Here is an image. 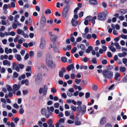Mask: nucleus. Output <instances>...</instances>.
Segmentation results:
<instances>
[{
  "mask_svg": "<svg viewBox=\"0 0 127 127\" xmlns=\"http://www.w3.org/2000/svg\"><path fill=\"white\" fill-rule=\"evenodd\" d=\"M6 87L7 88V89L8 92H10L12 90V88L9 85H7L6 86Z\"/></svg>",
  "mask_w": 127,
  "mask_h": 127,
  "instance_id": "35",
  "label": "nucleus"
},
{
  "mask_svg": "<svg viewBox=\"0 0 127 127\" xmlns=\"http://www.w3.org/2000/svg\"><path fill=\"white\" fill-rule=\"evenodd\" d=\"M66 93L67 95L69 97H71L72 96V93L68 91H67Z\"/></svg>",
  "mask_w": 127,
  "mask_h": 127,
  "instance_id": "60",
  "label": "nucleus"
},
{
  "mask_svg": "<svg viewBox=\"0 0 127 127\" xmlns=\"http://www.w3.org/2000/svg\"><path fill=\"white\" fill-rule=\"evenodd\" d=\"M114 43V45L116 46V48L117 49H121V47L118 43L115 42Z\"/></svg>",
  "mask_w": 127,
  "mask_h": 127,
  "instance_id": "24",
  "label": "nucleus"
},
{
  "mask_svg": "<svg viewBox=\"0 0 127 127\" xmlns=\"http://www.w3.org/2000/svg\"><path fill=\"white\" fill-rule=\"evenodd\" d=\"M106 118L104 117L101 118L100 120V123L101 125H103L106 122Z\"/></svg>",
  "mask_w": 127,
  "mask_h": 127,
  "instance_id": "13",
  "label": "nucleus"
},
{
  "mask_svg": "<svg viewBox=\"0 0 127 127\" xmlns=\"http://www.w3.org/2000/svg\"><path fill=\"white\" fill-rule=\"evenodd\" d=\"M120 70L121 72H124L126 71V68L124 67L121 66L120 68Z\"/></svg>",
  "mask_w": 127,
  "mask_h": 127,
  "instance_id": "28",
  "label": "nucleus"
},
{
  "mask_svg": "<svg viewBox=\"0 0 127 127\" xmlns=\"http://www.w3.org/2000/svg\"><path fill=\"white\" fill-rule=\"evenodd\" d=\"M42 79V75L40 73L37 74L35 79V83L37 85H39L41 83Z\"/></svg>",
  "mask_w": 127,
  "mask_h": 127,
  "instance_id": "5",
  "label": "nucleus"
},
{
  "mask_svg": "<svg viewBox=\"0 0 127 127\" xmlns=\"http://www.w3.org/2000/svg\"><path fill=\"white\" fill-rule=\"evenodd\" d=\"M62 61L64 63H66L67 61V59L65 57H63L61 58Z\"/></svg>",
  "mask_w": 127,
  "mask_h": 127,
  "instance_id": "30",
  "label": "nucleus"
},
{
  "mask_svg": "<svg viewBox=\"0 0 127 127\" xmlns=\"http://www.w3.org/2000/svg\"><path fill=\"white\" fill-rule=\"evenodd\" d=\"M57 39V36L55 34H51V36L50 39L53 43H54Z\"/></svg>",
  "mask_w": 127,
  "mask_h": 127,
  "instance_id": "10",
  "label": "nucleus"
},
{
  "mask_svg": "<svg viewBox=\"0 0 127 127\" xmlns=\"http://www.w3.org/2000/svg\"><path fill=\"white\" fill-rule=\"evenodd\" d=\"M5 35L6 36L8 35H11V36H13L15 35V32L14 31H12L10 32V34H7V32H6L5 33Z\"/></svg>",
  "mask_w": 127,
  "mask_h": 127,
  "instance_id": "29",
  "label": "nucleus"
},
{
  "mask_svg": "<svg viewBox=\"0 0 127 127\" xmlns=\"http://www.w3.org/2000/svg\"><path fill=\"white\" fill-rule=\"evenodd\" d=\"M8 7H9V6H8L7 4H5L3 5V10H7V9L8 8Z\"/></svg>",
  "mask_w": 127,
  "mask_h": 127,
  "instance_id": "36",
  "label": "nucleus"
},
{
  "mask_svg": "<svg viewBox=\"0 0 127 127\" xmlns=\"http://www.w3.org/2000/svg\"><path fill=\"white\" fill-rule=\"evenodd\" d=\"M89 2L90 3L94 5H97L98 4L97 0H89Z\"/></svg>",
  "mask_w": 127,
  "mask_h": 127,
  "instance_id": "15",
  "label": "nucleus"
},
{
  "mask_svg": "<svg viewBox=\"0 0 127 127\" xmlns=\"http://www.w3.org/2000/svg\"><path fill=\"white\" fill-rule=\"evenodd\" d=\"M75 82L77 84H78L81 82V80L80 79H76L75 80Z\"/></svg>",
  "mask_w": 127,
  "mask_h": 127,
  "instance_id": "39",
  "label": "nucleus"
},
{
  "mask_svg": "<svg viewBox=\"0 0 127 127\" xmlns=\"http://www.w3.org/2000/svg\"><path fill=\"white\" fill-rule=\"evenodd\" d=\"M70 9L69 4H66L64 7L62 12V15L64 18H66L67 16V13Z\"/></svg>",
  "mask_w": 127,
  "mask_h": 127,
  "instance_id": "4",
  "label": "nucleus"
},
{
  "mask_svg": "<svg viewBox=\"0 0 127 127\" xmlns=\"http://www.w3.org/2000/svg\"><path fill=\"white\" fill-rule=\"evenodd\" d=\"M120 36L122 38L125 39H127V35H124L123 34H122Z\"/></svg>",
  "mask_w": 127,
  "mask_h": 127,
  "instance_id": "48",
  "label": "nucleus"
},
{
  "mask_svg": "<svg viewBox=\"0 0 127 127\" xmlns=\"http://www.w3.org/2000/svg\"><path fill=\"white\" fill-rule=\"evenodd\" d=\"M47 110L48 111L50 110L52 112H53L54 110V108L53 106H51L50 107V108L49 107H47Z\"/></svg>",
  "mask_w": 127,
  "mask_h": 127,
  "instance_id": "27",
  "label": "nucleus"
},
{
  "mask_svg": "<svg viewBox=\"0 0 127 127\" xmlns=\"http://www.w3.org/2000/svg\"><path fill=\"white\" fill-rule=\"evenodd\" d=\"M51 92L52 93H55L56 92L57 90L56 89H55L54 88H51Z\"/></svg>",
  "mask_w": 127,
  "mask_h": 127,
  "instance_id": "52",
  "label": "nucleus"
},
{
  "mask_svg": "<svg viewBox=\"0 0 127 127\" xmlns=\"http://www.w3.org/2000/svg\"><path fill=\"white\" fill-rule=\"evenodd\" d=\"M91 61L93 64H96L97 63L96 60L95 58H93L92 59Z\"/></svg>",
  "mask_w": 127,
  "mask_h": 127,
  "instance_id": "34",
  "label": "nucleus"
},
{
  "mask_svg": "<svg viewBox=\"0 0 127 127\" xmlns=\"http://www.w3.org/2000/svg\"><path fill=\"white\" fill-rule=\"evenodd\" d=\"M17 32L18 34H21L22 33V30L20 29H18L17 30Z\"/></svg>",
  "mask_w": 127,
  "mask_h": 127,
  "instance_id": "62",
  "label": "nucleus"
},
{
  "mask_svg": "<svg viewBox=\"0 0 127 127\" xmlns=\"http://www.w3.org/2000/svg\"><path fill=\"white\" fill-rule=\"evenodd\" d=\"M54 51L56 53H60V51L59 50V48L58 46L54 47L53 48Z\"/></svg>",
  "mask_w": 127,
  "mask_h": 127,
  "instance_id": "19",
  "label": "nucleus"
},
{
  "mask_svg": "<svg viewBox=\"0 0 127 127\" xmlns=\"http://www.w3.org/2000/svg\"><path fill=\"white\" fill-rule=\"evenodd\" d=\"M102 74L103 77L104 78L103 80L104 82H106L107 79H109L113 78V73L112 71H111L107 69H105L102 71Z\"/></svg>",
  "mask_w": 127,
  "mask_h": 127,
  "instance_id": "2",
  "label": "nucleus"
},
{
  "mask_svg": "<svg viewBox=\"0 0 127 127\" xmlns=\"http://www.w3.org/2000/svg\"><path fill=\"white\" fill-rule=\"evenodd\" d=\"M20 87V85L18 84L17 85L16 84H14L13 85V89L15 91H17L18 90Z\"/></svg>",
  "mask_w": 127,
  "mask_h": 127,
  "instance_id": "12",
  "label": "nucleus"
},
{
  "mask_svg": "<svg viewBox=\"0 0 127 127\" xmlns=\"http://www.w3.org/2000/svg\"><path fill=\"white\" fill-rule=\"evenodd\" d=\"M46 19L44 15H42L41 17L40 22V28H43L45 25Z\"/></svg>",
  "mask_w": 127,
  "mask_h": 127,
  "instance_id": "7",
  "label": "nucleus"
},
{
  "mask_svg": "<svg viewBox=\"0 0 127 127\" xmlns=\"http://www.w3.org/2000/svg\"><path fill=\"white\" fill-rule=\"evenodd\" d=\"M41 114L43 115H44L46 114V110L45 108H42L41 111Z\"/></svg>",
  "mask_w": 127,
  "mask_h": 127,
  "instance_id": "22",
  "label": "nucleus"
},
{
  "mask_svg": "<svg viewBox=\"0 0 127 127\" xmlns=\"http://www.w3.org/2000/svg\"><path fill=\"white\" fill-rule=\"evenodd\" d=\"M74 68V65L72 64H71L67 66L66 68V69L68 71H70L71 69L72 70Z\"/></svg>",
  "mask_w": 127,
  "mask_h": 127,
  "instance_id": "14",
  "label": "nucleus"
},
{
  "mask_svg": "<svg viewBox=\"0 0 127 127\" xmlns=\"http://www.w3.org/2000/svg\"><path fill=\"white\" fill-rule=\"evenodd\" d=\"M44 90L42 88H39V92L40 94H41L43 92V96H45L46 95L47 92L48 88L47 87V86L46 85H45L44 86Z\"/></svg>",
  "mask_w": 127,
  "mask_h": 127,
  "instance_id": "8",
  "label": "nucleus"
},
{
  "mask_svg": "<svg viewBox=\"0 0 127 127\" xmlns=\"http://www.w3.org/2000/svg\"><path fill=\"white\" fill-rule=\"evenodd\" d=\"M54 106L55 108H58L59 106V104L58 103H56L54 104Z\"/></svg>",
  "mask_w": 127,
  "mask_h": 127,
  "instance_id": "59",
  "label": "nucleus"
},
{
  "mask_svg": "<svg viewBox=\"0 0 127 127\" xmlns=\"http://www.w3.org/2000/svg\"><path fill=\"white\" fill-rule=\"evenodd\" d=\"M70 108L73 111H75L76 110V107L73 105H72L71 106Z\"/></svg>",
  "mask_w": 127,
  "mask_h": 127,
  "instance_id": "41",
  "label": "nucleus"
},
{
  "mask_svg": "<svg viewBox=\"0 0 127 127\" xmlns=\"http://www.w3.org/2000/svg\"><path fill=\"white\" fill-rule=\"evenodd\" d=\"M75 124L76 126H79L81 124V122L80 121H75Z\"/></svg>",
  "mask_w": 127,
  "mask_h": 127,
  "instance_id": "43",
  "label": "nucleus"
},
{
  "mask_svg": "<svg viewBox=\"0 0 127 127\" xmlns=\"http://www.w3.org/2000/svg\"><path fill=\"white\" fill-rule=\"evenodd\" d=\"M77 48L76 47H74L71 50V52L72 53H74L76 52V50H77Z\"/></svg>",
  "mask_w": 127,
  "mask_h": 127,
  "instance_id": "33",
  "label": "nucleus"
},
{
  "mask_svg": "<svg viewBox=\"0 0 127 127\" xmlns=\"http://www.w3.org/2000/svg\"><path fill=\"white\" fill-rule=\"evenodd\" d=\"M84 68L85 69H87V66L86 65H81L80 67V69H82Z\"/></svg>",
  "mask_w": 127,
  "mask_h": 127,
  "instance_id": "46",
  "label": "nucleus"
},
{
  "mask_svg": "<svg viewBox=\"0 0 127 127\" xmlns=\"http://www.w3.org/2000/svg\"><path fill=\"white\" fill-rule=\"evenodd\" d=\"M42 53L41 52H39L37 54V56L38 57H41L42 55Z\"/></svg>",
  "mask_w": 127,
  "mask_h": 127,
  "instance_id": "51",
  "label": "nucleus"
},
{
  "mask_svg": "<svg viewBox=\"0 0 127 127\" xmlns=\"http://www.w3.org/2000/svg\"><path fill=\"white\" fill-rule=\"evenodd\" d=\"M79 9V8L78 7H77L74 10V14H76L77 13V11Z\"/></svg>",
  "mask_w": 127,
  "mask_h": 127,
  "instance_id": "56",
  "label": "nucleus"
},
{
  "mask_svg": "<svg viewBox=\"0 0 127 127\" xmlns=\"http://www.w3.org/2000/svg\"><path fill=\"white\" fill-rule=\"evenodd\" d=\"M120 74L118 72L116 73L115 74V76L114 78L116 80H117L118 78L120 77Z\"/></svg>",
  "mask_w": 127,
  "mask_h": 127,
  "instance_id": "21",
  "label": "nucleus"
},
{
  "mask_svg": "<svg viewBox=\"0 0 127 127\" xmlns=\"http://www.w3.org/2000/svg\"><path fill=\"white\" fill-rule=\"evenodd\" d=\"M54 22L57 24H59L61 23V20H59L57 21V19H55L54 20Z\"/></svg>",
  "mask_w": 127,
  "mask_h": 127,
  "instance_id": "47",
  "label": "nucleus"
},
{
  "mask_svg": "<svg viewBox=\"0 0 127 127\" xmlns=\"http://www.w3.org/2000/svg\"><path fill=\"white\" fill-rule=\"evenodd\" d=\"M92 89L94 91H96L97 89V87L96 85H95L92 87Z\"/></svg>",
  "mask_w": 127,
  "mask_h": 127,
  "instance_id": "50",
  "label": "nucleus"
},
{
  "mask_svg": "<svg viewBox=\"0 0 127 127\" xmlns=\"http://www.w3.org/2000/svg\"><path fill=\"white\" fill-rule=\"evenodd\" d=\"M106 14L104 12H102L98 14L97 19L99 20L104 21L106 19Z\"/></svg>",
  "mask_w": 127,
  "mask_h": 127,
  "instance_id": "6",
  "label": "nucleus"
},
{
  "mask_svg": "<svg viewBox=\"0 0 127 127\" xmlns=\"http://www.w3.org/2000/svg\"><path fill=\"white\" fill-rule=\"evenodd\" d=\"M47 123L49 125L53 124L51 118L49 119L47 121Z\"/></svg>",
  "mask_w": 127,
  "mask_h": 127,
  "instance_id": "31",
  "label": "nucleus"
},
{
  "mask_svg": "<svg viewBox=\"0 0 127 127\" xmlns=\"http://www.w3.org/2000/svg\"><path fill=\"white\" fill-rule=\"evenodd\" d=\"M90 94L89 92H87L85 94V97L87 98H88L90 96Z\"/></svg>",
  "mask_w": 127,
  "mask_h": 127,
  "instance_id": "55",
  "label": "nucleus"
},
{
  "mask_svg": "<svg viewBox=\"0 0 127 127\" xmlns=\"http://www.w3.org/2000/svg\"><path fill=\"white\" fill-rule=\"evenodd\" d=\"M93 49V47L91 46H88V49H87L85 50V52L87 53H89L90 51H91Z\"/></svg>",
  "mask_w": 127,
  "mask_h": 127,
  "instance_id": "16",
  "label": "nucleus"
},
{
  "mask_svg": "<svg viewBox=\"0 0 127 127\" xmlns=\"http://www.w3.org/2000/svg\"><path fill=\"white\" fill-rule=\"evenodd\" d=\"M59 76L61 77H63L64 76V72L62 71H60L59 73Z\"/></svg>",
  "mask_w": 127,
  "mask_h": 127,
  "instance_id": "38",
  "label": "nucleus"
},
{
  "mask_svg": "<svg viewBox=\"0 0 127 127\" xmlns=\"http://www.w3.org/2000/svg\"><path fill=\"white\" fill-rule=\"evenodd\" d=\"M120 12L121 14L124 15L127 13V10L124 9H121L119 10V12Z\"/></svg>",
  "mask_w": 127,
  "mask_h": 127,
  "instance_id": "20",
  "label": "nucleus"
},
{
  "mask_svg": "<svg viewBox=\"0 0 127 127\" xmlns=\"http://www.w3.org/2000/svg\"><path fill=\"white\" fill-rule=\"evenodd\" d=\"M108 48L109 50L113 52H114L116 51V49L112 46H109Z\"/></svg>",
  "mask_w": 127,
  "mask_h": 127,
  "instance_id": "23",
  "label": "nucleus"
},
{
  "mask_svg": "<svg viewBox=\"0 0 127 127\" xmlns=\"http://www.w3.org/2000/svg\"><path fill=\"white\" fill-rule=\"evenodd\" d=\"M18 2L20 5L22 6L23 5V2L22 0H20L18 1Z\"/></svg>",
  "mask_w": 127,
  "mask_h": 127,
  "instance_id": "64",
  "label": "nucleus"
},
{
  "mask_svg": "<svg viewBox=\"0 0 127 127\" xmlns=\"http://www.w3.org/2000/svg\"><path fill=\"white\" fill-rule=\"evenodd\" d=\"M82 102L81 101H78L77 102V104L79 106L77 107L78 113H81L82 115H84L86 111V106L85 105H83L82 107L81 105Z\"/></svg>",
  "mask_w": 127,
  "mask_h": 127,
  "instance_id": "3",
  "label": "nucleus"
},
{
  "mask_svg": "<svg viewBox=\"0 0 127 127\" xmlns=\"http://www.w3.org/2000/svg\"><path fill=\"white\" fill-rule=\"evenodd\" d=\"M24 109L22 108H21L19 110V113L21 114H23L24 113Z\"/></svg>",
  "mask_w": 127,
  "mask_h": 127,
  "instance_id": "53",
  "label": "nucleus"
},
{
  "mask_svg": "<svg viewBox=\"0 0 127 127\" xmlns=\"http://www.w3.org/2000/svg\"><path fill=\"white\" fill-rule=\"evenodd\" d=\"M127 55V53L126 52H123L122 53H119L118 54V56L120 57H124Z\"/></svg>",
  "mask_w": 127,
  "mask_h": 127,
  "instance_id": "18",
  "label": "nucleus"
},
{
  "mask_svg": "<svg viewBox=\"0 0 127 127\" xmlns=\"http://www.w3.org/2000/svg\"><path fill=\"white\" fill-rule=\"evenodd\" d=\"M70 0H63L65 4H69V2Z\"/></svg>",
  "mask_w": 127,
  "mask_h": 127,
  "instance_id": "54",
  "label": "nucleus"
},
{
  "mask_svg": "<svg viewBox=\"0 0 127 127\" xmlns=\"http://www.w3.org/2000/svg\"><path fill=\"white\" fill-rule=\"evenodd\" d=\"M28 90L26 89L25 90H23V95H25L28 93Z\"/></svg>",
  "mask_w": 127,
  "mask_h": 127,
  "instance_id": "45",
  "label": "nucleus"
},
{
  "mask_svg": "<svg viewBox=\"0 0 127 127\" xmlns=\"http://www.w3.org/2000/svg\"><path fill=\"white\" fill-rule=\"evenodd\" d=\"M51 13V11L49 9H48L45 11V13L46 14H50Z\"/></svg>",
  "mask_w": 127,
  "mask_h": 127,
  "instance_id": "32",
  "label": "nucleus"
},
{
  "mask_svg": "<svg viewBox=\"0 0 127 127\" xmlns=\"http://www.w3.org/2000/svg\"><path fill=\"white\" fill-rule=\"evenodd\" d=\"M71 22L72 24V26L73 27H75L76 26L78 23V21L77 20H76L74 18L72 19Z\"/></svg>",
  "mask_w": 127,
  "mask_h": 127,
  "instance_id": "11",
  "label": "nucleus"
},
{
  "mask_svg": "<svg viewBox=\"0 0 127 127\" xmlns=\"http://www.w3.org/2000/svg\"><path fill=\"white\" fill-rule=\"evenodd\" d=\"M65 118H60L59 121L61 123H64V122Z\"/></svg>",
  "mask_w": 127,
  "mask_h": 127,
  "instance_id": "57",
  "label": "nucleus"
},
{
  "mask_svg": "<svg viewBox=\"0 0 127 127\" xmlns=\"http://www.w3.org/2000/svg\"><path fill=\"white\" fill-rule=\"evenodd\" d=\"M80 47L81 49L83 51L85 50L86 49L85 47L83 44H81L80 45Z\"/></svg>",
  "mask_w": 127,
  "mask_h": 127,
  "instance_id": "26",
  "label": "nucleus"
},
{
  "mask_svg": "<svg viewBox=\"0 0 127 127\" xmlns=\"http://www.w3.org/2000/svg\"><path fill=\"white\" fill-rule=\"evenodd\" d=\"M41 67L44 69H46L47 70H48V69L47 68L46 66L44 64H42L41 65Z\"/></svg>",
  "mask_w": 127,
  "mask_h": 127,
  "instance_id": "44",
  "label": "nucleus"
},
{
  "mask_svg": "<svg viewBox=\"0 0 127 127\" xmlns=\"http://www.w3.org/2000/svg\"><path fill=\"white\" fill-rule=\"evenodd\" d=\"M123 62L124 64H126L127 63V59L124 58L123 59Z\"/></svg>",
  "mask_w": 127,
  "mask_h": 127,
  "instance_id": "63",
  "label": "nucleus"
},
{
  "mask_svg": "<svg viewBox=\"0 0 127 127\" xmlns=\"http://www.w3.org/2000/svg\"><path fill=\"white\" fill-rule=\"evenodd\" d=\"M30 56L31 57H33L34 56V53L33 51H31L29 53Z\"/></svg>",
  "mask_w": 127,
  "mask_h": 127,
  "instance_id": "37",
  "label": "nucleus"
},
{
  "mask_svg": "<svg viewBox=\"0 0 127 127\" xmlns=\"http://www.w3.org/2000/svg\"><path fill=\"white\" fill-rule=\"evenodd\" d=\"M26 70L27 71L29 72L31 70V66H27Z\"/></svg>",
  "mask_w": 127,
  "mask_h": 127,
  "instance_id": "42",
  "label": "nucleus"
},
{
  "mask_svg": "<svg viewBox=\"0 0 127 127\" xmlns=\"http://www.w3.org/2000/svg\"><path fill=\"white\" fill-rule=\"evenodd\" d=\"M123 82L124 83L127 82V75L123 78Z\"/></svg>",
  "mask_w": 127,
  "mask_h": 127,
  "instance_id": "49",
  "label": "nucleus"
},
{
  "mask_svg": "<svg viewBox=\"0 0 127 127\" xmlns=\"http://www.w3.org/2000/svg\"><path fill=\"white\" fill-rule=\"evenodd\" d=\"M18 74L16 72H14L13 75V77L15 78H17L18 76Z\"/></svg>",
  "mask_w": 127,
  "mask_h": 127,
  "instance_id": "40",
  "label": "nucleus"
},
{
  "mask_svg": "<svg viewBox=\"0 0 127 127\" xmlns=\"http://www.w3.org/2000/svg\"><path fill=\"white\" fill-rule=\"evenodd\" d=\"M52 57L49 53H48L45 58V61L47 65L50 69H53L56 67V64L51 59Z\"/></svg>",
  "mask_w": 127,
  "mask_h": 127,
  "instance_id": "1",
  "label": "nucleus"
},
{
  "mask_svg": "<svg viewBox=\"0 0 127 127\" xmlns=\"http://www.w3.org/2000/svg\"><path fill=\"white\" fill-rule=\"evenodd\" d=\"M3 64L5 65L7 64L9 66H10V62L8 61L7 60H4L3 61Z\"/></svg>",
  "mask_w": 127,
  "mask_h": 127,
  "instance_id": "17",
  "label": "nucleus"
},
{
  "mask_svg": "<svg viewBox=\"0 0 127 127\" xmlns=\"http://www.w3.org/2000/svg\"><path fill=\"white\" fill-rule=\"evenodd\" d=\"M70 77L71 79H74L75 77V76L74 73H72L70 74Z\"/></svg>",
  "mask_w": 127,
  "mask_h": 127,
  "instance_id": "58",
  "label": "nucleus"
},
{
  "mask_svg": "<svg viewBox=\"0 0 127 127\" xmlns=\"http://www.w3.org/2000/svg\"><path fill=\"white\" fill-rule=\"evenodd\" d=\"M45 39L42 37L41 39V43L40 47L41 49H43L45 46Z\"/></svg>",
  "mask_w": 127,
  "mask_h": 127,
  "instance_id": "9",
  "label": "nucleus"
},
{
  "mask_svg": "<svg viewBox=\"0 0 127 127\" xmlns=\"http://www.w3.org/2000/svg\"><path fill=\"white\" fill-rule=\"evenodd\" d=\"M101 63L103 64H106L107 63V61L106 60H103L102 61Z\"/></svg>",
  "mask_w": 127,
  "mask_h": 127,
  "instance_id": "61",
  "label": "nucleus"
},
{
  "mask_svg": "<svg viewBox=\"0 0 127 127\" xmlns=\"http://www.w3.org/2000/svg\"><path fill=\"white\" fill-rule=\"evenodd\" d=\"M15 56L16 57V58L17 60L20 61L21 60V56L20 55L16 54L15 55Z\"/></svg>",
  "mask_w": 127,
  "mask_h": 127,
  "instance_id": "25",
  "label": "nucleus"
}]
</instances>
